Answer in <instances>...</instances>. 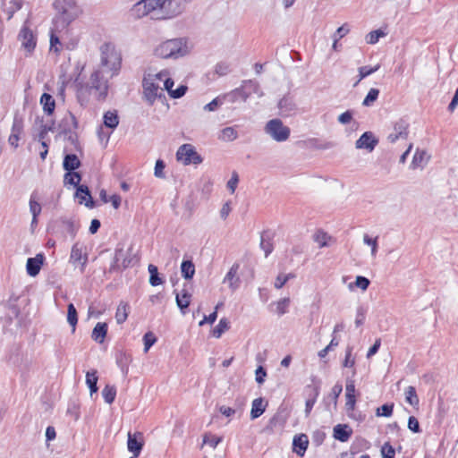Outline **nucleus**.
Segmentation results:
<instances>
[{
    "label": "nucleus",
    "instance_id": "nucleus-1",
    "mask_svg": "<svg viewBox=\"0 0 458 458\" xmlns=\"http://www.w3.org/2000/svg\"><path fill=\"white\" fill-rule=\"evenodd\" d=\"M183 10L182 0H140L131 8V15L137 19L150 15L152 19H169Z\"/></svg>",
    "mask_w": 458,
    "mask_h": 458
},
{
    "label": "nucleus",
    "instance_id": "nucleus-2",
    "mask_svg": "<svg viewBox=\"0 0 458 458\" xmlns=\"http://www.w3.org/2000/svg\"><path fill=\"white\" fill-rule=\"evenodd\" d=\"M52 5L55 12L53 19L55 30H66L82 13L76 0H55Z\"/></svg>",
    "mask_w": 458,
    "mask_h": 458
},
{
    "label": "nucleus",
    "instance_id": "nucleus-3",
    "mask_svg": "<svg viewBox=\"0 0 458 458\" xmlns=\"http://www.w3.org/2000/svg\"><path fill=\"white\" fill-rule=\"evenodd\" d=\"M191 52L188 41L175 38L159 42L153 49V55L161 59H179Z\"/></svg>",
    "mask_w": 458,
    "mask_h": 458
},
{
    "label": "nucleus",
    "instance_id": "nucleus-4",
    "mask_svg": "<svg viewBox=\"0 0 458 458\" xmlns=\"http://www.w3.org/2000/svg\"><path fill=\"white\" fill-rule=\"evenodd\" d=\"M121 55L112 44H104L100 47V64L98 69L105 70L109 75H117L121 68Z\"/></svg>",
    "mask_w": 458,
    "mask_h": 458
},
{
    "label": "nucleus",
    "instance_id": "nucleus-5",
    "mask_svg": "<svg viewBox=\"0 0 458 458\" xmlns=\"http://www.w3.org/2000/svg\"><path fill=\"white\" fill-rule=\"evenodd\" d=\"M114 75H109L105 70L97 68L91 74L86 83V88L94 90L98 99H105L108 93V81Z\"/></svg>",
    "mask_w": 458,
    "mask_h": 458
},
{
    "label": "nucleus",
    "instance_id": "nucleus-6",
    "mask_svg": "<svg viewBox=\"0 0 458 458\" xmlns=\"http://www.w3.org/2000/svg\"><path fill=\"white\" fill-rule=\"evenodd\" d=\"M146 76L157 79L154 82H157L158 85L166 89L173 98H179L186 93L187 87L184 85H181L176 89H173L174 81L171 79L168 70H162L155 74L148 73Z\"/></svg>",
    "mask_w": 458,
    "mask_h": 458
},
{
    "label": "nucleus",
    "instance_id": "nucleus-7",
    "mask_svg": "<svg viewBox=\"0 0 458 458\" xmlns=\"http://www.w3.org/2000/svg\"><path fill=\"white\" fill-rule=\"evenodd\" d=\"M264 131L276 142L286 141L291 134L290 128L278 118L269 120L264 127Z\"/></svg>",
    "mask_w": 458,
    "mask_h": 458
},
{
    "label": "nucleus",
    "instance_id": "nucleus-8",
    "mask_svg": "<svg viewBox=\"0 0 458 458\" xmlns=\"http://www.w3.org/2000/svg\"><path fill=\"white\" fill-rule=\"evenodd\" d=\"M157 79L153 77H147L145 75L142 87H143V95L145 100L148 105H153L157 99L165 98V89L158 85L157 82H154Z\"/></svg>",
    "mask_w": 458,
    "mask_h": 458
},
{
    "label": "nucleus",
    "instance_id": "nucleus-9",
    "mask_svg": "<svg viewBox=\"0 0 458 458\" xmlns=\"http://www.w3.org/2000/svg\"><path fill=\"white\" fill-rule=\"evenodd\" d=\"M176 158L177 161L181 162L184 165H189L191 164L199 165L203 161L200 155L198 154L191 144H183L179 147L176 152Z\"/></svg>",
    "mask_w": 458,
    "mask_h": 458
},
{
    "label": "nucleus",
    "instance_id": "nucleus-10",
    "mask_svg": "<svg viewBox=\"0 0 458 458\" xmlns=\"http://www.w3.org/2000/svg\"><path fill=\"white\" fill-rule=\"evenodd\" d=\"M88 261V255L85 251V249L82 244L75 243L72 247L71 255H70V262L75 267H78L81 273H83L86 267V264Z\"/></svg>",
    "mask_w": 458,
    "mask_h": 458
},
{
    "label": "nucleus",
    "instance_id": "nucleus-11",
    "mask_svg": "<svg viewBox=\"0 0 458 458\" xmlns=\"http://www.w3.org/2000/svg\"><path fill=\"white\" fill-rule=\"evenodd\" d=\"M131 250L117 249L114 253V262L111 270H121L128 267L132 262Z\"/></svg>",
    "mask_w": 458,
    "mask_h": 458
},
{
    "label": "nucleus",
    "instance_id": "nucleus-12",
    "mask_svg": "<svg viewBox=\"0 0 458 458\" xmlns=\"http://www.w3.org/2000/svg\"><path fill=\"white\" fill-rule=\"evenodd\" d=\"M19 40L21 43L22 47L29 53H31L36 47V38L31 30L24 25L20 33Z\"/></svg>",
    "mask_w": 458,
    "mask_h": 458
},
{
    "label": "nucleus",
    "instance_id": "nucleus-13",
    "mask_svg": "<svg viewBox=\"0 0 458 458\" xmlns=\"http://www.w3.org/2000/svg\"><path fill=\"white\" fill-rule=\"evenodd\" d=\"M143 447V437L140 432L128 433L127 448L135 456H139Z\"/></svg>",
    "mask_w": 458,
    "mask_h": 458
},
{
    "label": "nucleus",
    "instance_id": "nucleus-14",
    "mask_svg": "<svg viewBox=\"0 0 458 458\" xmlns=\"http://www.w3.org/2000/svg\"><path fill=\"white\" fill-rule=\"evenodd\" d=\"M377 144V140L371 131L364 132L355 142L358 149H367L371 152Z\"/></svg>",
    "mask_w": 458,
    "mask_h": 458
},
{
    "label": "nucleus",
    "instance_id": "nucleus-15",
    "mask_svg": "<svg viewBox=\"0 0 458 458\" xmlns=\"http://www.w3.org/2000/svg\"><path fill=\"white\" fill-rule=\"evenodd\" d=\"M240 268V265L238 263H234L227 274L225 275L223 283L228 284L229 288L234 292L240 286V277L238 276V271Z\"/></svg>",
    "mask_w": 458,
    "mask_h": 458
},
{
    "label": "nucleus",
    "instance_id": "nucleus-16",
    "mask_svg": "<svg viewBox=\"0 0 458 458\" xmlns=\"http://www.w3.org/2000/svg\"><path fill=\"white\" fill-rule=\"evenodd\" d=\"M408 123L404 120L398 121L394 127V131L391 132L387 139L390 142L394 143L399 139H406L408 136Z\"/></svg>",
    "mask_w": 458,
    "mask_h": 458
},
{
    "label": "nucleus",
    "instance_id": "nucleus-17",
    "mask_svg": "<svg viewBox=\"0 0 458 458\" xmlns=\"http://www.w3.org/2000/svg\"><path fill=\"white\" fill-rule=\"evenodd\" d=\"M44 255L39 253L34 258H29L26 263V270L29 276L34 277L38 275L44 263Z\"/></svg>",
    "mask_w": 458,
    "mask_h": 458
},
{
    "label": "nucleus",
    "instance_id": "nucleus-18",
    "mask_svg": "<svg viewBox=\"0 0 458 458\" xmlns=\"http://www.w3.org/2000/svg\"><path fill=\"white\" fill-rule=\"evenodd\" d=\"M75 198L78 199L80 204H84L89 208H94V201L87 185L82 184L77 187Z\"/></svg>",
    "mask_w": 458,
    "mask_h": 458
},
{
    "label": "nucleus",
    "instance_id": "nucleus-19",
    "mask_svg": "<svg viewBox=\"0 0 458 458\" xmlns=\"http://www.w3.org/2000/svg\"><path fill=\"white\" fill-rule=\"evenodd\" d=\"M309 445V438L305 434L296 435L293 440V450L299 456L302 457Z\"/></svg>",
    "mask_w": 458,
    "mask_h": 458
},
{
    "label": "nucleus",
    "instance_id": "nucleus-20",
    "mask_svg": "<svg viewBox=\"0 0 458 458\" xmlns=\"http://www.w3.org/2000/svg\"><path fill=\"white\" fill-rule=\"evenodd\" d=\"M242 96L243 100H246L251 94H257L259 97L263 95L262 91L259 89V85L257 81H247L243 83L241 89Z\"/></svg>",
    "mask_w": 458,
    "mask_h": 458
},
{
    "label": "nucleus",
    "instance_id": "nucleus-21",
    "mask_svg": "<svg viewBox=\"0 0 458 458\" xmlns=\"http://www.w3.org/2000/svg\"><path fill=\"white\" fill-rule=\"evenodd\" d=\"M352 434V429L347 424H337L334 427V437L341 442H346Z\"/></svg>",
    "mask_w": 458,
    "mask_h": 458
},
{
    "label": "nucleus",
    "instance_id": "nucleus-22",
    "mask_svg": "<svg viewBox=\"0 0 458 458\" xmlns=\"http://www.w3.org/2000/svg\"><path fill=\"white\" fill-rule=\"evenodd\" d=\"M428 155L425 150L417 149L413 155L411 167L412 169H422L428 161Z\"/></svg>",
    "mask_w": 458,
    "mask_h": 458
},
{
    "label": "nucleus",
    "instance_id": "nucleus-23",
    "mask_svg": "<svg viewBox=\"0 0 458 458\" xmlns=\"http://www.w3.org/2000/svg\"><path fill=\"white\" fill-rule=\"evenodd\" d=\"M107 333V325L98 322L93 328L91 337L97 343L102 344Z\"/></svg>",
    "mask_w": 458,
    "mask_h": 458
},
{
    "label": "nucleus",
    "instance_id": "nucleus-24",
    "mask_svg": "<svg viewBox=\"0 0 458 458\" xmlns=\"http://www.w3.org/2000/svg\"><path fill=\"white\" fill-rule=\"evenodd\" d=\"M267 404L264 403V400L262 398H256L252 401L251 403V410H250V418L251 420H255L259 417H260L265 410H266Z\"/></svg>",
    "mask_w": 458,
    "mask_h": 458
},
{
    "label": "nucleus",
    "instance_id": "nucleus-25",
    "mask_svg": "<svg viewBox=\"0 0 458 458\" xmlns=\"http://www.w3.org/2000/svg\"><path fill=\"white\" fill-rule=\"evenodd\" d=\"M191 294L189 293L185 289H183L181 293H176L175 301L177 306L184 314V310L187 309L191 303Z\"/></svg>",
    "mask_w": 458,
    "mask_h": 458
},
{
    "label": "nucleus",
    "instance_id": "nucleus-26",
    "mask_svg": "<svg viewBox=\"0 0 458 458\" xmlns=\"http://www.w3.org/2000/svg\"><path fill=\"white\" fill-rule=\"evenodd\" d=\"M40 104L43 106V110L47 114H52L55 111V102L50 94L44 93L40 98Z\"/></svg>",
    "mask_w": 458,
    "mask_h": 458
},
{
    "label": "nucleus",
    "instance_id": "nucleus-27",
    "mask_svg": "<svg viewBox=\"0 0 458 458\" xmlns=\"http://www.w3.org/2000/svg\"><path fill=\"white\" fill-rule=\"evenodd\" d=\"M81 165V161L75 154H68L64 157L63 166L66 171H74Z\"/></svg>",
    "mask_w": 458,
    "mask_h": 458
},
{
    "label": "nucleus",
    "instance_id": "nucleus-28",
    "mask_svg": "<svg viewBox=\"0 0 458 458\" xmlns=\"http://www.w3.org/2000/svg\"><path fill=\"white\" fill-rule=\"evenodd\" d=\"M129 305L127 302L121 301L117 306L115 312V320L117 324H123L128 318Z\"/></svg>",
    "mask_w": 458,
    "mask_h": 458
},
{
    "label": "nucleus",
    "instance_id": "nucleus-29",
    "mask_svg": "<svg viewBox=\"0 0 458 458\" xmlns=\"http://www.w3.org/2000/svg\"><path fill=\"white\" fill-rule=\"evenodd\" d=\"M238 138V132L233 127H225L221 130L218 139L225 142L233 141Z\"/></svg>",
    "mask_w": 458,
    "mask_h": 458
},
{
    "label": "nucleus",
    "instance_id": "nucleus-30",
    "mask_svg": "<svg viewBox=\"0 0 458 458\" xmlns=\"http://www.w3.org/2000/svg\"><path fill=\"white\" fill-rule=\"evenodd\" d=\"M98 380V377L97 375V370L88 371L86 373V384L90 390V394L97 393L98 388L97 386Z\"/></svg>",
    "mask_w": 458,
    "mask_h": 458
},
{
    "label": "nucleus",
    "instance_id": "nucleus-31",
    "mask_svg": "<svg viewBox=\"0 0 458 458\" xmlns=\"http://www.w3.org/2000/svg\"><path fill=\"white\" fill-rule=\"evenodd\" d=\"M119 123V118L116 111H107L104 114V124L105 126L114 129Z\"/></svg>",
    "mask_w": 458,
    "mask_h": 458
},
{
    "label": "nucleus",
    "instance_id": "nucleus-32",
    "mask_svg": "<svg viewBox=\"0 0 458 458\" xmlns=\"http://www.w3.org/2000/svg\"><path fill=\"white\" fill-rule=\"evenodd\" d=\"M181 273L185 279H191L195 274V266L192 261H182L181 265Z\"/></svg>",
    "mask_w": 458,
    "mask_h": 458
},
{
    "label": "nucleus",
    "instance_id": "nucleus-33",
    "mask_svg": "<svg viewBox=\"0 0 458 458\" xmlns=\"http://www.w3.org/2000/svg\"><path fill=\"white\" fill-rule=\"evenodd\" d=\"M405 401L411 404V406L418 408L419 406V397L417 395L416 390L414 386H408L404 392Z\"/></svg>",
    "mask_w": 458,
    "mask_h": 458
},
{
    "label": "nucleus",
    "instance_id": "nucleus-34",
    "mask_svg": "<svg viewBox=\"0 0 458 458\" xmlns=\"http://www.w3.org/2000/svg\"><path fill=\"white\" fill-rule=\"evenodd\" d=\"M229 329V322L227 318H221L218 324L215 327L212 331V335L216 338H220L221 335Z\"/></svg>",
    "mask_w": 458,
    "mask_h": 458
},
{
    "label": "nucleus",
    "instance_id": "nucleus-35",
    "mask_svg": "<svg viewBox=\"0 0 458 458\" xmlns=\"http://www.w3.org/2000/svg\"><path fill=\"white\" fill-rule=\"evenodd\" d=\"M67 322L72 327V332H74L78 323V315L72 303H70L67 307Z\"/></svg>",
    "mask_w": 458,
    "mask_h": 458
},
{
    "label": "nucleus",
    "instance_id": "nucleus-36",
    "mask_svg": "<svg viewBox=\"0 0 458 458\" xmlns=\"http://www.w3.org/2000/svg\"><path fill=\"white\" fill-rule=\"evenodd\" d=\"M81 180V174L74 171H68V173H66L64 174V182L65 185L71 184V185H73L76 187H78L80 185Z\"/></svg>",
    "mask_w": 458,
    "mask_h": 458
},
{
    "label": "nucleus",
    "instance_id": "nucleus-37",
    "mask_svg": "<svg viewBox=\"0 0 458 458\" xmlns=\"http://www.w3.org/2000/svg\"><path fill=\"white\" fill-rule=\"evenodd\" d=\"M102 395L105 402L111 404L116 396V388L114 386L106 385L102 390Z\"/></svg>",
    "mask_w": 458,
    "mask_h": 458
},
{
    "label": "nucleus",
    "instance_id": "nucleus-38",
    "mask_svg": "<svg viewBox=\"0 0 458 458\" xmlns=\"http://www.w3.org/2000/svg\"><path fill=\"white\" fill-rule=\"evenodd\" d=\"M289 304H290V298H288V297L279 300L278 301H276L274 304L276 306L275 312L278 316H282V315L285 314L288 311Z\"/></svg>",
    "mask_w": 458,
    "mask_h": 458
},
{
    "label": "nucleus",
    "instance_id": "nucleus-39",
    "mask_svg": "<svg viewBox=\"0 0 458 458\" xmlns=\"http://www.w3.org/2000/svg\"><path fill=\"white\" fill-rule=\"evenodd\" d=\"M148 272L150 274L149 276V284L152 286H157L162 284V279L158 276L157 267L155 265H148Z\"/></svg>",
    "mask_w": 458,
    "mask_h": 458
},
{
    "label": "nucleus",
    "instance_id": "nucleus-40",
    "mask_svg": "<svg viewBox=\"0 0 458 458\" xmlns=\"http://www.w3.org/2000/svg\"><path fill=\"white\" fill-rule=\"evenodd\" d=\"M385 36L386 33L382 30H376L367 34L365 40L368 44L374 45L378 42L380 38H383Z\"/></svg>",
    "mask_w": 458,
    "mask_h": 458
},
{
    "label": "nucleus",
    "instance_id": "nucleus-41",
    "mask_svg": "<svg viewBox=\"0 0 458 458\" xmlns=\"http://www.w3.org/2000/svg\"><path fill=\"white\" fill-rule=\"evenodd\" d=\"M379 95V90L377 89H370L368 92L367 96L363 99L362 105L364 106H370L374 104V102L377 99Z\"/></svg>",
    "mask_w": 458,
    "mask_h": 458
},
{
    "label": "nucleus",
    "instance_id": "nucleus-42",
    "mask_svg": "<svg viewBox=\"0 0 458 458\" xmlns=\"http://www.w3.org/2000/svg\"><path fill=\"white\" fill-rule=\"evenodd\" d=\"M379 69V65H376L374 67H369V66H361L359 68V79L357 82L354 84L355 86L364 78L367 76L372 74L373 72H377Z\"/></svg>",
    "mask_w": 458,
    "mask_h": 458
},
{
    "label": "nucleus",
    "instance_id": "nucleus-43",
    "mask_svg": "<svg viewBox=\"0 0 458 458\" xmlns=\"http://www.w3.org/2000/svg\"><path fill=\"white\" fill-rule=\"evenodd\" d=\"M330 239L331 237L323 232H318L314 235V241L318 244L319 248L327 247Z\"/></svg>",
    "mask_w": 458,
    "mask_h": 458
},
{
    "label": "nucleus",
    "instance_id": "nucleus-44",
    "mask_svg": "<svg viewBox=\"0 0 458 458\" xmlns=\"http://www.w3.org/2000/svg\"><path fill=\"white\" fill-rule=\"evenodd\" d=\"M22 132H23V121L21 118H20L18 116H14L11 133L21 136L22 134Z\"/></svg>",
    "mask_w": 458,
    "mask_h": 458
},
{
    "label": "nucleus",
    "instance_id": "nucleus-45",
    "mask_svg": "<svg viewBox=\"0 0 458 458\" xmlns=\"http://www.w3.org/2000/svg\"><path fill=\"white\" fill-rule=\"evenodd\" d=\"M360 288L362 291H366L369 285V280L364 276H358L353 284H350L349 288L352 289V285Z\"/></svg>",
    "mask_w": 458,
    "mask_h": 458
},
{
    "label": "nucleus",
    "instance_id": "nucleus-46",
    "mask_svg": "<svg viewBox=\"0 0 458 458\" xmlns=\"http://www.w3.org/2000/svg\"><path fill=\"white\" fill-rule=\"evenodd\" d=\"M64 226L66 232L70 233L72 237L76 235V233L79 229V225L72 219L64 220Z\"/></svg>",
    "mask_w": 458,
    "mask_h": 458
},
{
    "label": "nucleus",
    "instance_id": "nucleus-47",
    "mask_svg": "<svg viewBox=\"0 0 458 458\" xmlns=\"http://www.w3.org/2000/svg\"><path fill=\"white\" fill-rule=\"evenodd\" d=\"M394 404H384L380 408L377 409L376 415L383 417H390L393 414Z\"/></svg>",
    "mask_w": 458,
    "mask_h": 458
},
{
    "label": "nucleus",
    "instance_id": "nucleus-48",
    "mask_svg": "<svg viewBox=\"0 0 458 458\" xmlns=\"http://www.w3.org/2000/svg\"><path fill=\"white\" fill-rule=\"evenodd\" d=\"M363 242L365 244L369 245V247H371V256L373 258H375L376 254H377V238L372 239L368 234H364V236H363Z\"/></svg>",
    "mask_w": 458,
    "mask_h": 458
},
{
    "label": "nucleus",
    "instance_id": "nucleus-49",
    "mask_svg": "<svg viewBox=\"0 0 458 458\" xmlns=\"http://www.w3.org/2000/svg\"><path fill=\"white\" fill-rule=\"evenodd\" d=\"M365 318H366V309L362 306H359L356 310V317H355V321H354L355 326L357 327H360L364 323Z\"/></svg>",
    "mask_w": 458,
    "mask_h": 458
},
{
    "label": "nucleus",
    "instance_id": "nucleus-50",
    "mask_svg": "<svg viewBox=\"0 0 458 458\" xmlns=\"http://www.w3.org/2000/svg\"><path fill=\"white\" fill-rule=\"evenodd\" d=\"M57 30H55V28L54 27L50 35V49H54L55 52H59L60 48L58 46H61L60 39L58 36L55 35V31Z\"/></svg>",
    "mask_w": 458,
    "mask_h": 458
},
{
    "label": "nucleus",
    "instance_id": "nucleus-51",
    "mask_svg": "<svg viewBox=\"0 0 458 458\" xmlns=\"http://www.w3.org/2000/svg\"><path fill=\"white\" fill-rule=\"evenodd\" d=\"M144 341V352H147L149 348L156 343L157 338L153 333L148 332L143 336Z\"/></svg>",
    "mask_w": 458,
    "mask_h": 458
},
{
    "label": "nucleus",
    "instance_id": "nucleus-52",
    "mask_svg": "<svg viewBox=\"0 0 458 458\" xmlns=\"http://www.w3.org/2000/svg\"><path fill=\"white\" fill-rule=\"evenodd\" d=\"M30 211L32 216H38L41 212V206L35 199L33 195L30 197Z\"/></svg>",
    "mask_w": 458,
    "mask_h": 458
},
{
    "label": "nucleus",
    "instance_id": "nucleus-53",
    "mask_svg": "<svg viewBox=\"0 0 458 458\" xmlns=\"http://www.w3.org/2000/svg\"><path fill=\"white\" fill-rule=\"evenodd\" d=\"M294 276L293 274H288V275H284V274H280L277 276V277L276 278V281H275V287L276 289H280L282 288L284 284L290 279V278H293Z\"/></svg>",
    "mask_w": 458,
    "mask_h": 458
},
{
    "label": "nucleus",
    "instance_id": "nucleus-54",
    "mask_svg": "<svg viewBox=\"0 0 458 458\" xmlns=\"http://www.w3.org/2000/svg\"><path fill=\"white\" fill-rule=\"evenodd\" d=\"M382 458H394V449L389 443H385L381 449Z\"/></svg>",
    "mask_w": 458,
    "mask_h": 458
},
{
    "label": "nucleus",
    "instance_id": "nucleus-55",
    "mask_svg": "<svg viewBox=\"0 0 458 458\" xmlns=\"http://www.w3.org/2000/svg\"><path fill=\"white\" fill-rule=\"evenodd\" d=\"M221 440V437L205 435L203 437V445L207 444L209 445L212 448H216Z\"/></svg>",
    "mask_w": 458,
    "mask_h": 458
},
{
    "label": "nucleus",
    "instance_id": "nucleus-56",
    "mask_svg": "<svg viewBox=\"0 0 458 458\" xmlns=\"http://www.w3.org/2000/svg\"><path fill=\"white\" fill-rule=\"evenodd\" d=\"M238 182H239L238 174L236 172H233L232 174V177L230 178V180L227 182V184H226V186H227L228 190L231 191V193H233L235 191Z\"/></svg>",
    "mask_w": 458,
    "mask_h": 458
},
{
    "label": "nucleus",
    "instance_id": "nucleus-57",
    "mask_svg": "<svg viewBox=\"0 0 458 458\" xmlns=\"http://www.w3.org/2000/svg\"><path fill=\"white\" fill-rule=\"evenodd\" d=\"M408 428L414 432V433H420V427L418 420L414 416H411L408 419Z\"/></svg>",
    "mask_w": 458,
    "mask_h": 458
},
{
    "label": "nucleus",
    "instance_id": "nucleus-58",
    "mask_svg": "<svg viewBox=\"0 0 458 458\" xmlns=\"http://www.w3.org/2000/svg\"><path fill=\"white\" fill-rule=\"evenodd\" d=\"M352 347H347L346 349V352H345V359L344 360V367H349V368H352L354 366L355 364V360L353 358H352Z\"/></svg>",
    "mask_w": 458,
    "mask_h": 458
},
{
    "label": "nucleus",
    "instance_id": "nucleus-59",
    "mask_svg": "<svg viewBox=\"0 0 458 458\" xmlns=\"http://www.w3.org/2000/svg\"><path fill=\"white\" fill-rule=\"evenodd\" d=\"M352 116H353L352 111L348 110V111L341 114L338 116L337 120L342 124H347V123H351V121L352 120Z\"/></svg>",
    "mask_w": 458,
    "mask_h": 458
},
{
    "label": "nucleus",
    "instance_id": "nucleus-60",
    "mask_svg": "<svg viewBox=\"0 0 458 458\" xmlns=\"http://www.w3.org/2000/svg\"><path fill=\"white\" fill-rule=\"evenodd\" d=\"M164 169H165V163L162 161V160H157L156 162V165H155V176L156 177H158V178H163L165 177V174H164Z\"/></svg>",
    "mask_w": 458,
    "mask_h": 458
},
{
    "label": "nucleus",
    "instance_id": "nucleus-61",
    "mask_svg": "<svg viewBox=\"0 0 458 458\" xmlns=\"http://www.w3.org/2000/svg\"><path fill=\"white\" fill-rule=\"evenodd\" d=\"M346 397V403H345V408L347 412L353 411L356 404V398L355 395H345Z\"/></svg>",
    "mask_w": 458,
    "mask_h": 458
},
{
    "label": "nucleus",
    "instance_id": "nucleus-62",
    "mask_svg": "<svg viewBox=\"0 0 458 458\" xmlns=\"http://www.w3.org/2000/svg\"><path fill=\"white\" fill-rule=\"evenodd\" d=\"M380 344H381V340L378 338L375 341L374 344L369 349L368 352H367V358L369 359L371 358L373 355H375L379 347H380Z\"/></svg>",
    "mask_w": 458,
    "mask_h": 458
},
{
    "label": "nucleus",
    "instance_id": "nucleus-63",
    "mask_svg": "<svg viewBox=\"0 0 458 458\" xmlns=\"http://www.w3.org/2000/svg\"><path fill=\"white\" fill-rule=\"evenodd\" d=\"M350 31L349 27L347 24H344L343 26L339 27L336 31L333 34L335 35V37L338 38V40L342 38H344L345 35H347Z\"/></svg>",
    "mask_w": 458,
    "mask_h": 458
},
{
    "label": "nucleus",
    "instance_id": "nucleus-64",
    "mask_svg": "<svg viewBox=\"0 0 458 458\" xmlns=\"http://www.w3.org/2000/svg\"><path fill=\"white\" fill-rule=\"evenodd\" d=\"M267 376L266 370L263 369V367L259 366L256 369V381L259 384H262L265 380V377Z\"/></svg>",
    "mask_w": 458,
    "mask_h": 458
}]
</instances>
